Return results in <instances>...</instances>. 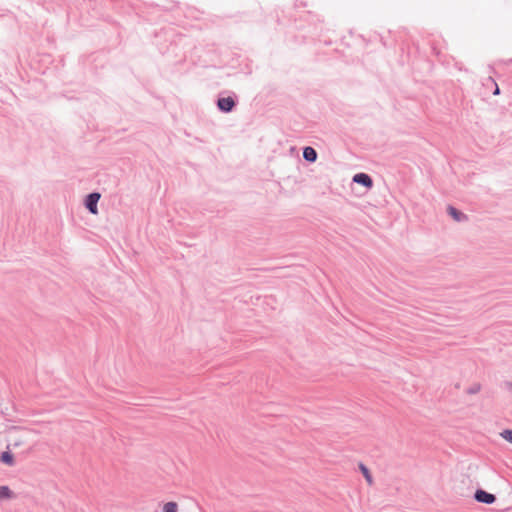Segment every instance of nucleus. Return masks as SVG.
<instances>
[{"label":"nucleus","instance_id":"1","mask_svg":"<svg viewBox=\"0 0 512 512\" xmlns=\"http://www.w3.org/2000/svg\"><path fill=\"white\" fill-rule=\"evenodd\" d=\"M474 497L478 502L485 503V504H492L496 500L495 495L488 493L481 489H479L475 492Z\"/></svg>","mask_w":512,"mask_h":512},{"label":"nucleus","instance_id":"2","mask_svg":"<svg viewBox=\"0 0 512 512\" xmlns=\"http://www.w3.org/2000/svg\"><path fill=\"white\" fill-rule=\"evenodd\" d=\"M99 199H100L99 193H91L87 196L86 207L92 214L98 213L97 203H98Z\"/></svg>","mask_w":512,"mask_h":512},{"label":"nucleus","instance_id":"3","mask_svg":"<svg viewBox=\"0 0 512 512\" xmlns=\"http://www.w3.org/2000/svg\"><path fill=\"white\" fill-rule=\"evenodd\" d=\"M353 181L358 184H362L367 188H371L373 185L371 177L365 173H358L354 175Z\"/></svg>","mask_w":512,"mask_h":512},{"label":"nucleus","instance_id":"4","mask_svg":"<svg viewBox=\"0 0 512 512\" xmlns=\"http://www.w3.org/2000/svg\"><path fill=\"white\" fill-rule=\"evenodd\" d=\"M235 105L234 100L231 97L220 98L218 100V107L224 112H229Z\"/></svg>","mask_w":512,"mask_h":512},{"label":"nucleus","instance_id":"5","mask_svg":"<svg viewBox=\"0 0 512 512\" xmlns=\"http://www.w3.org/2000/svg\"><path fill=\"white\" fill-rule=\"evenodd\" d=\"M0 460L1 462H3L4 464L8 465V466H13L15 461H14V456L13 454L8 450L4 451L1 456H0Z\"/></svg>","mask_w":512,"mask_h":512},{"label":"nucleus","instance_id":"6","mask_svg":"<svg viewBox=\"0 0 512 512\" xmlns=\"http://www.w3.org/2000/svg\"><path fill=\"white\" fill-rule=\"evenodd\" d=\"M303 157L309 162H314L317 158V153L314 148L305 147L303 151Z\"/></svg>","mask_w":512,"mask_h":512},{"label":"nucleus","instance_id":"7","mask_svg":"<svg viewBox=\"0 0 512 512\" xmlns=\"http://www.w3.org/2000/svg\"><path fill=\"white\" fill-rule=\"evenodd\" d=\"M14 497L13 491L8 486H0V501Z\"/></svg>","mask_w":512,"mask_h":512},{"label":"nucleus","instance_id":"8","mask_svg":"<svg viewBox=\"0 0 512 512\" xmlns=\"http://www.w3.org/2000/svg\"><path fill=\"white\" fill-rule=\"evenodd\" d=\"M448 213L456 221H461V220L466 219V216L464 214H462L461 212H459L457 209H455L452 206L448 207Z\"/></svg>","mask_w":512,"mask_h":512},{"label":"nucleus","instance_id":"9","mask_svg":"<svg viewBox=\"0 0 512 512\" xmlns=\"http://www.w3.org/2000/svg\"><path fill=\"white\" fill-rule=\"evenodd\" d=\"M359 467H360V470H361L363 476L365 477L367 483L369 485H371L373 483V479H372V475H371L369 469L363 464H360Z\"/></svg>","mask_w":512,"mask_h":512},{"label":"nucleus","instance_id":"10","mask_svg":"<svg viewBox=\"0 0 512 512\" xmlns=\"http://www.w3.org/2000/svg\"><path fill=\"white\" fill-rule=\"evenodd\" d=\"M163 512H178V504L176 502H167L163 505Z\"/></svg>","mask_w":512,"mask_h":512},{"label":"nucleus","instance_id":"11","mask_svg":"<svg viewBox=\"0 0 512 512\" xmlns=\"http://www.w3.org/2000/svg\"><path fill=\"white\" fill-rule=\"evenodd\" d=\"M25 443V439L22 436L15 437L12 442L7 446V449L10 447L17 448L22 446Z\"/></svg>","mask_w":512,"mask_h":512},{"label":"nucleus","instance_id":"12","mask_svg":"<svg viewBox=\"0 0 512 512\" xmlns=\"http://www.w3.org/2000/svg\"><path fill=\"white\" fill-rule=\"evenodd\" d=\"M501 436L508 442L512 443V430H504Z\"/></svg>","mask_w":512,"mask_h":512},{"label":"nucleus","instance_id":"13","mask_svg":"<svg viewBox=\"0 0 512 512\" xmlns=\"http://www.w3.org/2000/svg\"><path fill=\"white\" fill-rule=\"evenodd\" d=\"M489 80L495 85L494 95H498L500 93V90L497 83L492 78H490Z\"/></svg>","mask_w":512,"mask_h":512},{"label":"nucleus","instance_id":"14","mask_svg":"<svg viewBox=\"0 0 512 512\" xmlns=\"http://www.w3.org/2000/svg\"><path fill=\"white\" fill-rule=\"evenodd\" d=\"M478 391H480V385L477 384L470 390V393H477Z\"/></svg>","mask_w":512,"mask_h":512}]
</instances>
